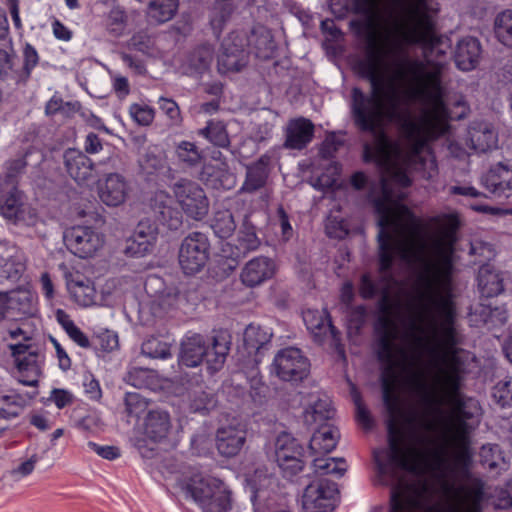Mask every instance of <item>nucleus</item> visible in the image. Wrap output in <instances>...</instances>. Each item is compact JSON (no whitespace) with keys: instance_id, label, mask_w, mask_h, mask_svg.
Segmentation results:
<instances>
[{"instance_id":"1","label":"nucleus","mask_w":512,"mask_h":512,"mask_svg":"<svg viewBox=\"0 0 512 512\" xmlns=\"http://www.w3.org/2000/svg\"><path fill=\"white\" fill-rule=\"evenodd\" d=\"M438 10L437 4L421 1L383 7L373 24L366 19L373 33L359 72L371 92L352 90L351 115L358 130L373 138L364 144V160L382 171L381 193L373 199L378 250H455L458 216L434 217L423 240L420 221L402 204L400 190L411 185L412 172L427 180L437 176L430 143L448 132L449 120L469 112L463 96L452 109L444 103L442 70L450 44L436 33Z\"/></svg>"},{"instance_id":"2","label":"nucleus","mask_w":512,"mask_h":512,"mask_svg":"<svg viewBox=\"0 0 512 512\" xmlns=\"http://www.w3.org/2000/svg\"><path fill=\"white\" fill-rule=\"evenodd\" d=\"M230 350V340L224 332L213 336L211 343L198 333L187 334L181 342L179 363L186 367H197L202 362L210 374L221 370Z\"/></svg>"},{"instance_id":"3","label":"nucleus","mask_w":512,"mask_h":512,"mask_svg":"<svg viewBox=\"0 0 512 512\" xmlns=\"http://www.w3.org/2000/svg\"><path fill=\"white\" fill-rule=\"evenodd\" d=\"M181 487L203 512H227L231 508V491L217 477L194 473Z\"/></svg>"},{"instance_id":"4","label":"nucleus","mask_w":512,"mask_h":512,"mask_svg":"<svg viewBox=\"0 0 512 512\" xmlns=\"http://www.w3.org/2000/svg\"><path fill=\"white\" fill-rule=\"evenodd\" d=\"M8 348L16 364L18 381L36 387L42 374L44 355L31 343H9Z\"/></svg>"},{"instance_id":"5","label":"nucleus","mask_w":512,"mask_h":512,"mask_svg":"<svg viewBox=\"0 0 512 512\" xmlns=\"http://www.w3.org/2000/svg\"><path fill=\"white\" fill-rule=\"evenodd\" d=\"M209 255L208 236L202 232H191L180 244L178 262L184 274L194 275L205 267Z\"/></svg>"},{"instance_id":"6","label":"nucleus","mask_w":512,"mask_h":512,"mask_svg":"<svg viewBox=\"0 0 512 512\" xmlns=\"http://www.w3.org/2000/svg\"><path fill=\"white\" fill-rule=\"evenodd\" d=\"M175 198L183 212L194 220H202L209 211V201L199 184L180 179L172 187Z\"/></svg>"},{"instance_id":"7","label":"nucleus","mask_w":512,"mask_h":512,"mask_svg":"<svg viewBox=\"0 0 512 512\" xmlns=\"http://www.w3.org/2000/svg\"><path fill=\"white\" fill-rule=\"evenodd\" d=\"M304 447L291 434L283 432L275 440V459L286 478H292L304 468Z\"/></svg>"},{"instance_id":"8","label":"nucleus","mask_w":512,"mask_h":512,"mask_svg":"<svg viewBox=\"0 0 512 512\" xmlns=\"http://www.w3.org/2000/svg\"><path fill=\"white\" fill-rule=\"evenodd\" d=\"M273 367L281 380L299 382L308 376L310 363L300 349L288 347L275 355Z\"/></svg>"},{"instance_id":"9","label":"nucleus","mask_w":512,"mask_h":512,"mask_svg":"<svg viewBox=\"0 0 512 512\" xmlns=\"http://www.w3.org/2000/svg\"><path fill=\"white\" fill-rule=\"evenodd\" d=\"M67 249L79 258L93 256L104 244V236L90 226H73L64 232Z\"/></svg>"},{"instance_id":"10","label":"nucleus","mask_w":512,"mask_h":512,"mask_svg":"<svg viewBox=\"0 0 512 512\" xmlns=\"http://www.w3.org/2000/svg\"><path fill=\"white\" fill-rule=\"evenodd\" d=\"M336 483L319 479L309 484L302 496L304 512H332L336 507Z\"/></svg>"},{"instance_id":"11","label":"nucleus","mask_w":512,"mask_h":512,"mask_svg":"<svg viewBox=\"0 0 512 512\" xmlns=\"http://www.w3.org/2000/svg\"><path fill=\"white\" fill-rule=\"evenodd\" d=\"M247 39L233 32L224 39L218 55V70L221 73L238 72L248 63Z\"/></svg>"},{"instance_id":"12","label":"nucleus","mask_w":512,"mask_h":512,"mask_svg":"<svg viewBox=\"0 0 512 512\" xmlns=\"http://www.w3.org/2000/svg\"><path fill=\"white\" fill-rule=\"evenodd\" d=\"M247 436L246 425L233 420L216 431V448L223 457H234L242 450Z\"/></svg>"},{"instance_id":"13","label":"nucleus","mask_w":512,"mask_h":512,"mask_svg":"<svg viewBox=\"0 0 512 512\" xmlns=\"http://www.w3.org/2000/svg\"><path fill=\"white\" fill-rule=\"evenodd\" d=\"M158 236L157 227L148 220L138 223L126 239L124 253L130 257H143L152 252Z\"/></svg>"},{"instance_id":"14","label":"nucleus","mask_w":512,"mask_h":512,"mask_svg":"<svg viewBox=\"0 0 512 512\" xmlns=\"http://www.w3.org/2000/svg\"><path fill=\"white\" fill-rule=\"evenodd\" d=\"M67 174L80 186H88L95 179L93 161L78 149H68L63 155Z\"/></svg>"},{"instance_id":"15","label":"nucleus","mask_w":512,"mask_h":512,"mask_svg":"<svg viewBox=\"0 0 512 512\" xmlns=\"http://www.w3.org/2000/svg\"><path fill=\"white\" fill-rule=\"evenodd\" d=\"M130 193V185L120 173L106 174L98 182V196L107 206L117 207L123 204Z\"/></svg>"},{"instance_id":"16","label":"nucleus","mask_w":512,"mask_h":512,"mask_svg":"<svg viewBox=\"0 0 512 512\" xmlns=\"http://www.w3.org/2000/svg\"><path fill=\"white\" fill-rule=\"evenodd\" d=\"M481 183L495 197L509 198L512 196V166L497 163L481 177Z\"/></svg>"},{"instance_id":"17","label":"nucleus","mask_w":512,"mask_h":512,"mask_svg":"<svg viewBox=\"0 0 512 512\" xmlns=\"http://www.w3.org/2000/svg\"><path fill=\"white\" fill-rule=\"evenodd\" d=\"M276 273V263L265 256L254 257L241 270L240 280L249 288L257 287L272 279Z\"/></svg>"},{"instance_id":"18","label":"nucleus","mask_w":512,"mask_h":512,"mask_svg":"<svg viewBox=\"0 0 512 512\" xmlns=\"http://www.w3.org/2000/svg\"><path fill=\"white\" fill-rule=\"evenodd\" d=\"M303 321L313 335L315 341L323 343L326 340L338 341V331L333 326L330 314L326 309H307L303 312Z\"/></svg>"},{"instance_id":"19","label":"nucleus","mask_w":512,"mask_h":512,"mask_svg":"<svg viewBox=\"0 0 512 512\" xmlns=\"http://www.w3.org/2000/svg\"><path fill=\"white\" fill-rule=\"evenodd\" d=\"M23 167L24 164L21 160L13 161L10 164L9 171L5 177L7 195L0 194V214L8 219L18 217L21 206V195L16 188V177Z\"/></svg>"},{"instance_id":"20","label":"nucleus","mask_w":512,"mask_h":512,"mask_svg":"<svg viewBox=\"0 0 512 512\" xmlns=\"http://www.w3.org/2000/svg\"><path fill=\"white\" fill-rule=\"evenodd\" d=\"M466 142L476 153H486L497 148L498 135L492 124L473 121L468 127Z\"/></svg>"},{"instance_id":"21","label":"nucleus","mask_w":512,"mask_h":512,"mask_svg":"<svg viewBox=\"0 0 512 512\" xmlns=\"http://www.w3.org/2000/svg\"><path fill=\"white\" fill-rule=\"evenodd\" d=\"M284 147L291 150H302L312 141L314 124L306 118L291 119L284 131Z\"/></svg>"},{"instance_id":"22","label":"nucleus","mask_w":512,"mask_h":512,"mask_svg":"<svg viewBox=\"0 0 512 512\" xmlns=\"http://www.w3.org/2000/svg\"><path fill=\"white\" fill-rule=\"evenodd\" d=\"M481 57V44L472 36H466L457 43L454 61L458 69L472 71L479 63Z\"/></svg>"},{"instance_id":"23","label":"nucleus","mask_w":512,"mask_h":512,"mask_svg":"<svg viewBox=\"0 0 512 512\" xmlns=\"http://www.w3.org/2000/svg\"><path fill=\"white\" fill-rule=\"evenodd\" d=\"M67 290L75 303L89 307L95 303L96 290L93 283L79 273L65 275Z\"/></svg>"},{"instance_id":"24","label":"nucleus","mask_w":512,"mask_h":512,"mask_svg":"<svg viewBox=\"0 0 512 512\" xmlns=\"http://www.w3.org/2000/svg\"><path fill=\"white\" fill-rule=\"evenodd\" d=\"M172 199L164 191L155 193L151 200V207L157 219L171 230H176L182 223L180 213L172 208Z\"/></svg>"},{"instance_id":"25","label":"nucleus","mask_w":512,"mask_h":512,"mask_svg":"<svg viewBox=\"0 0 512 512\" xmlns=\"http://www.w3.org/2000/svg\"><path fill=\"white\" fill-rule=\"evenodd\" d=\"M477 283L480 294L486 298L498 296L504 291L501 273L489 263L479 268Z\"/></svg>"},{"instance_id":"26","label":"nucleus","mask_w":512,"mask_h":512,"mask_svg":"<svg viewBox=\"0 0 512 512\" xmlns=\"http://www.w3.org/2000/svg\"><path fill=\"white\" fill-rule=\"evenodd\" d=\"M340 439L337 427L325 423L313 433L309 448L313 454H328L335 449Z\"/></svg>"},{"instance_id":"27","label":"nucleus","mask_w":512,"mask_h":512,"mask_svg":"<svg viewBox=\"0 0 512 512\" xmlns=\"http://www.w3.org/2000/svg\"><path fill=\"white\" fill-rule=\"evenodd\" d=\"M170 428V416L164 410H151L145 417L144 433L152 441L156 442L166 438Z\"/></svg>"},{"instance_id":"28","label":"nucleus","mask_w":512,"mask_h":512,"mask_svg":"<svg viewBox=\"0 0 512 512\" xmlns=\"http://www.w3.org/2000/svg\"><path fill=\"white\" fill-rule=\"evenodd\" d=\"M268 161L260 158L246 168V178L240 192L253 193L265 186L268 178Z\"/></svg>"},{"instance_id":"29","label":"nucleus","mask_w":512,"mask_h":512,"mask_svg":"<svg viewBox=\"0 0 512 512\" xmlns=\"http://www.w3.org/2000/svg\"><path fill=\"white\" fill-rule=\"evenodd\" d=\"M32 398L33 395L28 392L19 393L11 389L0 395V408H3L6 415L9 416L11 420H14L23 413Z\"/></svg>"},{"instance_id":"30","label":"nucleus","mask_w":512,"mask_h":512,"mask_svg":"<svg viewBox=\"0 0 512 512\" xmlns=\"http://www.w3.org/2000/svg\"><path fill=\"white\" fill-rule=\"evenodd\" d=\"M179 8V0H150L147 6L149 21L162 24L170 21Z\"/></svg>"},{"instance_id":"31","label":"nucleus","mask_w":512,"mask_h":512,"mask_svg":"<svg viewBox=\"0 0 512 512\" xmlns=\"http://www.w3.org/2000/svg\"><path fill=\"white\" fill-rule=\"evenodd\" d=\"M335 411L331 401L325 398H319L312 402L304 411V421L308 425L319 424L320 426L332 419Z\"/></svg>"},{"instance_id":"32","label":"nucleus","mask_w":512,"mask_h":512,"mask_svg":"<svg viewBox=\"0 0 512 512\" xmlns=\"http://www.w3.org/2000/svg\"><path fill=\"white\" fill-rule=\"evenodd\" d=\"M479 457L484 467L490 471H496L497 474L509 468V463L497 444L483 445L480 449Z\"/></svg>"},{"instance_id":"33","label":"nucleus","mask_w":512,"mask_h":512,"mask_svg":"<svg viewBox=\"0 0 512 512\" xmlns=\"http://www.w3.org/2000/svg\"><path fill=\"white\" fill-rule=\"evenodd\" d=\"M272 332L265 327L250 324L246 327L243 335V341L246 349L251 352H258L271 340Z\"/></svg>"},{"instance_id":"34","label":"nucleus","mask_w":512,"mask_h":512,"mask_svg":"<svg viewBox=\"0 0 512 512\" xmlns=\"http://www.w3.org/2000/svg\"><path fill=\"white\" fill-rule=\"evenodd\" d=\"M494 318L499 323H505L507 321V311L503 307L491 308L487 305H478L470 313V322L474 326L480 324L494 323Z\"/></svg>"},{"instance_id":"35","label":"nucleus","mask_w":512,"mask_h":512,"mask_svg":"<svg viewBox=\"0 0 512 512\" xmlns=\"http://www.w3.org/2000/svg\"><path fill=\"white\" fill-rule=\"evenodd\" d=\"M5 293L9 300L10 316L15 317V312L20 315H27L32 312L33 295L29 290L17 289Z\"/></svg>"},{"instance_id":"36","label":"nucleus","mask_w":512,"mask_h":512,"mask_svg":"<svg viewBox=\"0 0 512 512\" xmlns=\"http://www.w3.org/2000/svg\"><path fill=\"white\" fill-rule=\"evenodd\" d=\"M210 226L215 235L221 239L229 238L236 229L233 214L228 209L216 211L211 219Z\"/></svg>"},{"instance_id":"37","label":"nucleus","mask_w":512,"mask_h":512,"mask_svg":"<svg viewBox=\"0 0 512 512\" xmlns=\"http://www.w3.org/2000/svg\"><path fill=\"white\" fill-rule=\"evenodd\" d=\"M253 45L255 56L259 59H270L273 57L276 45L268 30H262L259 34L253 31L251 39L247 43Z\"/></svg>"},{"instance_id":"38","label":"nucleus","mask_w":512,"mask_h":512,"mask_svg":"<svg viewBox=\"0 0 512 512\" xmlns=\"http://www.w3.org/2000/svg\"><path fill=\"white\" fill-rule=\"evenodd\" d=\"M348 465L344 458L334 457H316L313 460L314 472L321 475H335L336 477H342L347 471Z\"/></svg>"},{"instance_id":"39","label":"nucleus","mask_w":512,"mask_h":512,"mask_svg":"<svg viewBox=\"0 0 512 512\" xmlns=\"http://www.w3.org/2000/svg\"><path fill=\"white\" fill-rule=\"evenodd\" d=\"M22 68L16 73L18 83H26L32 74V71L39 64V54L36 48L30 43H25L22 50Z\"/></svg>"},{"instance_id":"40","label":"nucleus","mask_w":512,"mask_h":512,"mask_svg":"<svg viewBox=\"0 0 512 512\" xmlns=\"http://www.w3.org/2000/svg\"><path fill=\"white\" fill-rule=\"evenodd\" d=\"M494 32L497 40L506 47L512 48V10L500 12L494 21Z\"/></svg>"},{"instance_id":"41","label":"nucleus","mask_w":512,"mask_h":512,"mask_svg":"<svg viewBox=\"0 0 512 512\" xmlns=\"http://www.w3.org/2000/svg\"><path fill=\"white\" fill-rule=\"evenodd\" d=\"M139 165L145 174H155L165 167L164 154L157 146L149 147L139 159Z\"/></svg>"},{"instance_id":"42","label":"nucleus","mask_w":512,"mask_h":512,"mask_svg":"<svg viewBox=\"0 0 512 512\" xmlns=\"http://www.w3.org/2000/svg\"><path fill=\"white\" fill-rule=\"evenodd\" d=\"M213 59V49L209 45H202L195 49L188 57V71L202 73L210 66Z\"/></svg>"},{"instance_id":"43","label":"nucleus","mask_w":512,"mask_h":512,"mask_svg":"<svg viewBox=\"0 0 512 512\" xmlns=\"http://www.w3.org/2000/svg\"><path fill=\"white\" fill-rule=\"evenodd\" d=\"M141 353L151 359H168L171 357L170 345L158 337H148L141 346Z\"/></svg>"},{"instance_id":"44","label":"nucleus","mask_w":512,"mask_h":512,"mask_svg":"<svg viewBox=\"0 0 512 512\" xmlns=\"http://www.w3.org/2000/svg\"><path fill=\"white\" fill-rule=\"evenodd\" d=\"M213 145L225 148L230 140L226 128L222 122L209 121L207 126L199 131Z\"/></svg>"},{"instance_id":"45","label":"nucleus","mask_w":512,"mask_h":512,"mask_svg":"<svg viewBox=\"0 0 512 512\" xmlns=\"http://www.w3.org/2000/svg\"><path fill=\"white\" fill-rule=\"evenodd\" d=\"M178 160L186 166L194 167L200 164L202 154L195 143L190 141H180L175 149Z\"/></svg>"},{"instance_id":"46","label":"nucleus","mask_w":512,"mask_h":512,"mask_svg":"<svg viewBox=\"0 0 512 512\" xmlns=\"http://www.w3.org/2000/svg\"><path fill=\"white\" fill-rule=\"evenodd\" d=\"M492 397L501 407L512 406V377H505L495 384Z\"/></svg>"},{"instance_id":"47","label":"nucleus","mask_w":512,"mask_h":512,"mask_svg":"<svg viewBox=\"0 0 512 512\" xmlns=\"http://www.w3.org/2000/svg\"><path fill=\"white\" fill-rule=\"evenodd\" d=\"M214 406V399L205 391L199 390L189 394L188 409L191 412H204L208 411Z\"/></svg>"},{"instance_id":"48","label":"nucleus","mask_w":512,"mask_h":512,"mask_svg":"<svg viewBox=\"0 0 512 512\" xmlns=\"http://www.w3.org/2000/svg\"><path fill=\"white\" fill-rule=\"evenodd\" d=\"M24 271V265L14 258L0 259V281L8 279L15 281L19 279Z\"/></svg>"},{"instance_id":"49","label":"nucleus","mask_w":512,"mask_h":512,"mask_svg":"<svg viewBox=\"0 0 512 512\" xmlns=\"http://www.w3.org/2000/svg\"><path fill=\"white\" fill-rule=\"evenodd\" d=\"M125 407L129 416L139 417L147 409L148 403L139 393L127 392L125 395Z\"/></svg>"},{"instance_id":"50","label":"nucleus","mask_w":512,"mask_h":512,"mask_svg":"<svg viewBox=\"0 0 512 512\" xmlns=\"http://www.w3.org/2000/svg\"><path fill=\"white\" fill-rule=\"evenodd\" d=\"M160 110L169 119L170 124L178 126L182 122L181 112L178 104L171 98L160 97L158 100Z\"/></svg>"},{"instance_id":"51","label":"nucleus","mask_w":512,"mask_h":512,"mask_svg":"<svg viewBox=\"0 0 512 512\" xmlns=\"http://www.w3.org/2000/svg\"><path fill=\"white\" fill-rule=\"evenodd\" d=\"M129 112L133 120L143 126L150 125L155 116L154 109L144 104H132Z\"/></svg>"},{"instance_id":"52","label":"nucleus","mask_w":512,"mask_h":512,"mask_svg":"<svg viewBox=\"0 0 512 512\" xmlns=\"http://www.w3.org/2000/svg\"><path fill=\"white\" fill-rule=\"evenodd\" d=\"M148 373V369L132 367L128 370L124 380L127 384L133 387L142 388L146 385V378Z\"/></svg>"},{"instance_id":"53","label":"nucleus","mask_w":512,"mask_h":512,"mask_svg":"<svg viewBox=\"0 0 512 512\" xmlns=\"http://www.w3.org/2000/svg\"><path fill=\"white\" fill-rule=\"evenodd\" d=\"M353 398L356 406V419L358 423L364 429H370L373 425V420L368 409L362 403L361 398L358 394H355Z\"/></svg>"},{"instance_id":"54","label":"nucleus","mask_w":512,"mask_h":512,"mask_svg":"<svg viewBox=\"0 0 512 512\" xmlns=\"http://www.w3.org/2000/svg\"><path fill=\"white\" fill-rule=\"evenodd\" d=\"M83 387L86 396L91 400H99L102 397V390L99 381L93 375L88 374L84 376Z\"/></svg>"},{"instance_id":"55","label":"nucleus","mask_w":512,"mask_h":512,"mask_svg":"<svg viewBox=\"0 0 512 512\" xmlns=\"http://www.w3.org/2000/svg\"><path fill=\"white\" fill-rule=\"evenodd\" d=\"M241 234L242 236L240 237V241L246 249L255 250L258 248L260 241L253 226H248L245 224L244 230L241 231Z\"/></svg>"},{"instance_id":"56","label":"nucleus","mask_w":512,"mask_h":512,"mask_svg":"<svg viewBox=\"0 0 512 512\" xmlns=\"http://www.w3.org/2000/svg\"><path fill=\"white\" fill-rule=\"evenodd\" d=\"M50 400L58 409H63L72 403L73 395L68 390L55 388L51 391Z\"/></svg>"},{"instance_id":"57","label":"nucleus","mask_w":512,"mask_h":512,"mask_svg":"<svg viewBox=\"0 0 512 512\" xmlns=\"http://www.w3.org/2000/svg\"><path fill=\"white\" fill-rule=\"evenodd\" d=\"M493 504L497 509H508L512 507V496L507 486L495 490Z\"/></svg>"},{"instance_id":"58","label":"nucleus","mask_w":512,"mask_h":512,"mask_svg":"<svg viewBox=\"0 0 512 512\" xmlns=\"http://www.w3.org/2000/svg\"><path fill=\"white\" fill-rule=\"evenodd\" d=\"M88 445L95 453L104 459L115 460L120 457V451L115 446H101L94 442H89Z\"/></svg>"},{"instance_id":"59","label":"nucleus","mask_w":512,"mask_h":512,"mask_svg":"<svg viewBox=\"0 0 512 512\" xmlns=\"http://www.w3.org/2000/svg\"><path fill=\"white\" fill-rule=\"evenodd\" d=\"M41 291L50 305H53L55 299L54 284L51 280L49 273H42L40 277Z\"/></svg>"},{"instance_id":"60","label":"nucleus","mask_w":512,"mask_h":512,"mask_svg":"<svg viewBox=\"0 0 512 512\" xmlns=\"http://www.w3.org/2000/svg\"><path fill=\"white\" fill-rule=\"evenodd\" d=\"M279 217V225L281 228V234L285 241L289 240L293 236V228L290 224L289 217L282 206L277 209Z\"/></svg>"},{"instance_id":"61","label":"nucleus","mask_w":512,"mask_h":512,"mask_svg":"<svg viewBox=\"0 0 512 512\" xmlns=\"http://www.w3.org/2000/svg\"><path fill=\"white\" fill-rule=\"evenodd\" d=\"M100 347L104 351H113L118 347V336L111 331H105L98 336Z\"/></svg>"},{"instance_id":"62","label":"nucleus","mask_w":512,"mask_h":512,"mask_svg":"<svg viewBox=\"0 0 512 512\" xmlns=\"http://www.w3.org/2000/svg\"><path fill=\"white\" fill-rule=\"evenodd\" d=\"M130 45L134 49H136V50H138L140 52L146 53L151 48L152 41H151L150 37L147 36L146 34H144V33H137V34L132 36V38L130 40Z\"/></svg>"},{"instance_id":"63","label":"nucleus","mask_w":512,"mask_h":512,"mask_svg":"<svg viewBox=\"0 0 512 512\" xmlns=\"http://www.w3.org/2000/svg\"><path fill=\"white\" fill-rule=\"evenodd\" d=\"M39 459L40 458L37 454H33L28 460L22 462L17 468H15L12 473L14 475H20L21 477L30 475Z\"/></svg>"},{"instance_id":"64","label":"nucleus","mask_w":512,"mask_h":512,"mask_svg":"<svg viewBox=\"0 0 512 512\" xmlns=\"http://www.w3.org/2000/svg\"><path fill=\"white\" fill-rule=\"evenodd\" d=\"M103 149L99 136L95 133H89L84 141V150L88 154H97Z\"/></svg>"}]
</instances>
